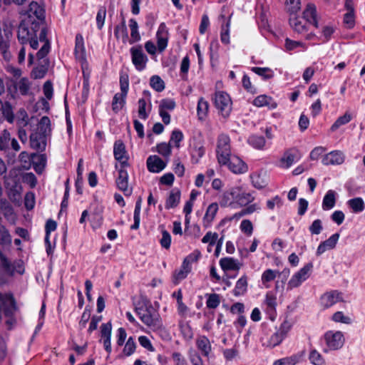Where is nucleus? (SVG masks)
Instances as JSON below:
<instances>
[{
    "instance_id": "1",
    "label": "nucleus",
    "mask_w": 365,
    "mask_h": 365,
    "mask_svg": "<svg viewBox=\"0 0 365 365\" xmlns=\"http://www.w3.org/2000/svg\"><path fill=\"white\" fill-rule=\"evenodd\" d=\"M47 33L48 29L45 24L41 22L30 24L26 20H23L18 27L17 38L22 45L29 43L31 48L34 50L38 48V41L42 43L43 45L36 53L38 60H40L46 56L51 48Z\"/></svg>"
},
{
    "instance_id": "2",
    "label": "nucleus",
    "mask_w": 365,
    "mask_h": 365,
    "mask_svg": "<svg viewBox=\"0 0 365 365\" xmlns=\"http://www.w3.org/2000/svg\"><path fill=\"white\" fill-rule=\"evenodd\" d=\"M137 314L141 321L154 331L162 328L163 324L160 316L151 306H141L135 308Z\"/></svg>"
},
{
    "instance_id": "3",
    "label": "nucleus",
    "mask_w": 365,
    "mask_h": 365,
    "mask_svg": "<svg viewBox=\"0 0 365 365\" xmlns=\"http://www.w3.org/2000/svg\"><path fill=\"white\" fill-rule=\"evenodd\" d=\"M216 153L220 164L225 165L228 163L229 157L231 155V148L230 139L227 135L222 133L218 136Z\"/></svg>"
},
{
    "instance_id": "4",
    "label": "nucleus",
    "mask_w": 365,
    "mask_h": 365,
    "mask_svg": "<svg viewBox=\"0 0 365 365\" xmlns=\"http://www.w3.org/2000/svg\"><path fill=\"white\" fill-rule=\"evenodd\" d=\"M200 257V252L195 251L189 255L184 259L181 268L175 271L174 274V283L178 284L180 280L185 279L191 271V264L196 262Z\"/></svg>"
},
{
    "instance_id": "5",
    "label": "nucleus",
    "mask_w": 365,
    "mask_h": 365,
    "mask_svg": "<svg viewBox=\"0 0 365 365\" xmlns=\"http://www.w3.org/2000/svg\"><path fill=\"white\" fill-rule=\"evenodd\" d=\"M214 103L223 117H227L232 110V101L230 96L223 91H217L215 94Z\"/></svg>"
},
{
    "instance_id": "6",
    "label": "nucleus",
    "mask_w": 365,
    "mask_h": 365,
    "mask_svg": "<svg viewBox=\"0 0 365 365\" xmlns=\"http://www.w3.org/2000/svg\"><path fill=\"white\" fill-rule=\"evenodd\" d=\"M26 14L28 18L26 20L28 23L41 22V24H44L45 10L43 7L36 1H31L30 3Z\"/></svg>"
},
{
    "instance_id": "7",
    "label": "nucleus",
    "mask_w": 365,
    "mask_h": 365,
    "mask_svg": "<svg viewBox=\"0 0 365 365\" xmlns=\"http://www.w3.org/2000/svg\"><path fill=\"white\" fill-rule=\"evenodd\" d=\"M312 267L313 264L310 262L307 264L299 272L295 273L289 281L287 284V289H292L298 287L309 277Z\"/></svg>"
},
{
    "instance_id": "8",
    "label": "nucleus",
    "mask_w": 365,
    "mask_h": 365,
    "mask_svg": "<svg viewBox=\"0 0 365 365\" xmlns=\"http://www.w3.org/2000/svg\"><path fill=\"white\" fill-rule=\"evenodd\" d=\"M324 340L329 349L333 351L341 349L344 346L345 341L342 332L339 331H329L326 332Z\"/></svg>"
},
{
    "instance_id": "9",
    "label": "nucleus",
    "mask_w": 365,
    "mask_h": 365,
    "mask_svg": "<svg viewBox=\"0 0 365 365\" xmlns=\"http://www.w3.org/2000/svg\"><path fill=\"white\" fill-rule=\"evenodd\" d=\"M132 63L138 71H143L148 61L147 56L144 53L141 46H133L130 48Z\"/></svg>"
},
{
    "instance_id": "10",
    "label": "nucleus",
    "mask_w": 365,
    "mask_h": 365,
    "mask_svg": "<svg viewBox=\"0 0 365 365\" xmlns=\"http://www.w3.org/2000/svg\"><path fill=\"white\" fill-rule=\"evenodd\" d=\"M11 38L10 31H5L4 36H0V53L6 61H10L13 57L11 51Z\"/></svg>"
},
{
    "instance_id": "11",
    "label": "nucleus",
    "mask_w": 365,
    "mask_h": 365,
    "mask_svg": "<svg viewBox=\"0 0 365 365\" xmlns=\"http://www.w3.org/2000/svg\"><path fill=\"white\" fill-rule=\"evenodd\" d=\"M340 301H342V296L337 291L327 292L320 299L321 305L324 308H329Z\"/></svg>"
},
{
    "instance_id": "12",
    "label": "nucleus",
    "mask_w": 365,
    "mask_h": 365,
    "mask_svg": "<svg viewBox=\"0 0 365 365\" xmlns=\"http://www.w3.org/2000/svg\"><path fill=\"white\" fill-rule=\"evenodd\" d=\"M128 174L122 167L118 172V177L116 180L118 187L124 192L125 195H130L132 193V187L128 185Z\"/></svg>"
},
{
    "instance_id": "13",
    "label": "nucleus",
    "mask_w": 365,
    "mask_h": 365,
    "mask_svg": "<svg viewBox=\"0 0 365 365\" xmlns=\"http://www.w3.org/2000/svg\"><path fill=\"white\" fill-rule=\"evenodd\" d=\"M227 165L229 169L234 173L240 174L247 172V165L237 156L233 155L229 157Z\"/></svg>"
},
{
    "instance_id": "14",
    "label": "nucleus",
    "mask_w": 365,
    "mask_h": 365,
    "mask_svg": "<svg viewBox=\"0 0 365 365\" xmlns=\"http://www.w3.org/2000/svg\"><path fill=\"white\" fill-rule=\"evenodd\" d=\"M111 331L112 324L110 322L102 324L101 326V336L103 339V343L106 351L110 354L111 352Z\"/></svg>"
},
{
    "instance_id": "15",
    "label": "nucleus",
    "mask_w": 365,
    "mask_h": 365,
    "mask_svg": "<svg viewBox=\"0 0 365 365\" xmlns=\"http://www.w3.org/2000/svg\"><path fill=\"white\" fill-rule=\"evenodd\" d=\"M156 36L158 50L163 51L167 47L168 40V30L165 23L160 24Z\"/></svg>"
},
{
    "instance_id": "16",
    "label": "nucleus",
    "mask_w": 365,
    "mask_h": 365,
    "mask_svg": "<svg viewBox=\"0 0 365 365\" xmlns=\"http://www.w3.org/2000/svg\"><path fill=\"white\" fill-rule=\"evenodd\" d=\"M113 154L115 158L120 162L121 167H125L128 165L125 147L121 140L115 141L113 148Z\"/></svg>"
},
{
    "instance_id": "17",
    "label": "nucleus",
    "mask_w": 365,
    "mask_h": 365,
    "mask_svg": "<svg viewBox=\"0 0 365 365\" xmlns=\"http://www.w3.org/2000/svg\"><path fill=\"white\" fill-rule=\"evenodd\" d=\"M344 161V155L339 150L331 151L324 156L322 163L325 165H340Z\"/></svg>"
},
{
    "instance_id": "18",
    "label": "nucleus",
    "mask_w": 365,
    "mask_h": 365,
    "mask_svg": "<svg viewBox=\"0 0 365 365\" xmlns=\"http://www.w3.org/2000/svg\"><path fill=\"white\" fill-rule=\"evenodd\" d=\"M303 19L308 23L313 24L316 28H319L317 21V8L313 4H308L303 11Z\"/></svg>"
},
{
    "instance_id": "19",
    "label": "nucleus",
    "mask_w": 365,
    "mask_h": 365,
    "mask_svg": "<svg viewBox=\"0 0 365 365\" xmlns=\"http://www.w3.org/2000/svg\"><path fill=\"white\" fill-rule=\"evenodd\" d=\"M166 166L165 163L157 155L150 156L147 159V167L152 173H159Z\"/></svg>"
},
{
    "instance_id": "20",
    "label": "nucleus",
    "mask_w": 365,
    "mask_h": 365,
    "mask_svg": "<svg viewBox=\"0 0 365 365\" xmlns=\"http://www.w3.org/2000/svg\"><path fill=\"white\" fill-rule=\"evenodd\" d=\"M46 135L35 132L30 135V145L35 150H44L46 148Z\"/></svg>"
},
{
    "instance_id": "21",
    "label": "nucleus",
    "mask_w": 365,
    "mask_h": 365,
    "mask_svg": "<svg viewBox=\"0 0 365 365\" xmlns=\"http://www.w3.org/2000/svg\"><path fill=\"white\" fill-rule=\"evenodd\" d=\"M299 152L295 149H290L284 152L280 160L281 166L284 168H289L298 158Z\"/></svg>"
},
{
    "instance_id": "22",
    "label": "nucleus",
    "mask_w": 365,
    "mask_h": 365,
    "mask_svg": "<svg viewBox=\"0 0 365 365\" xmlns=\"http://www.w3.org/2000/svg\"><path fill=\"white\" fill-rule=\"evenodd\" d=\"M75 55L76 58L82 63L86 61V49L83 38L81 34H77L76 36Z\"/></svg>"
},
{
    "instance_id": "23",
    "label": "nucleus",
    "mask_w": 365,
    "mask_h": 365,
    "mask_svg": "<svg viewBox=\"0 0 365 365\" xmlns=\"http://www.w3.org/2000/svg\"><path fill=\"white\" fill-rule=\"evenodd\" d=\"M220 265L224 271L239 270L241 267V263L232 257H224L220 260Z\"/></svg>"
},
{
    "instance_id": "24",
    "label": "nucleus",
    "mask_w": 365,
    "mask_h": 365,
    "mask_svg": "<svg viewBox=\"0 0 365 365\" xmlns=\"http://www.w3.org/2000/svg\"><path fill=\"white\" fill-rule=\"evenodd\" d=\"M253 104L257 107L268 106L269 109H274L277 106V103L273 99L266 95H260L255 98Z\"/></svg>"
},
{
    "instance_id": "25",
    "label": "nucleus",
    "mask_w": 365,
    "mask_h": 365,
    "mask_svg": "<svg viewBox=\"0 0 365 365\" xmlns=\"http://www.w3.org/2000/svg\"><path fill=\"white\" fill-rule=\"evenodd\" d=\"M289 25L292 29L298 34H302L307 31V24L296 15L290 16Z\"/></svg>"
},
{
    "instance_id": "26",
    "label": "nucleus",
    "mask_w": 365,
    "mask_h": 365,
    "mask_svg": "<svg viewBox=\"0 0 365 365\" xmlns=\"http://www.w3.org/2000/svg\"><path fill=\"white\" fill-rule=\"evenodd\" d=\"M237 194V188H232L228 191L223 193L220 200V205L222 207H227L232 205L234 201H236V196Z\"/></svg>"
},
{
    "instance_id": "27",
    "label": "nucleus",
    "mask_w": 365,
    "mask_h": 365,
    "mask_svg": "<svg viewBox=\"0 0 365 365\" xmlns=\"http://www.w3.org/2000/svg\"><path fill=\"white\" fill-rule=\"evenodd\" d=\"M218 210V205L216 202L210 204L207 208L205 216L203 217V225L204 227H207L210 225L213 221L216 213Z\"/></svg>"
},
{
    "instance_id": "28",
    "label": "nucleus",
    "mask_w": 365,
    "mask_h": 365,
    "mask_svg": "<svg viewBox=\"0 0 365 365\" xmlns=\"http://www.w3.org/2000/svg\"><path fill=\"white\" fill-rule=\"evenodd\" d=\"M252 183L257 189H262L267 185V180L265 173H255L250 175Z\"/></svg>"
},
{
    "instance_id": "29",
    "label": "nucleus",
    "mask_w": 365,
    "mask_h": 365,
    "mask_svg": "<svg viewBox=\"0 0 365 365\" xmlns=\"http://www.w3.org/2000/svg\"><path fill=\"white\" fill-rule=\"evenodd\" d=\"M180 200V192L178 189H173L166 200L165 208L170 209L178 206Z\"/></svg>"
},
{
    "instance_id": "30",
    "label": "nucleus",
    "mask_w": 365,
    "mask_h": 365,
    "mask_svg": "<svg viewBox=\"0 0 365 365\" xmlns=\"http://www.w3.org/2000/svg\"><path fill=\"white\" fill-rule=\"evenodd\" d=\"M196 344L204 356H207L209 355L212 348L210 340L206 336H201L197 338Z\"/></svg>"
},
{
    "instance_id": "31",
    "label": "nucleus",
    "mask_w": 365,
    "mask_h": 365,
    "mask_svg": "<svg viewBox=\"0 0 365 365\" xmlns=\"http://www.w3.org/2000/svg\"><path fill=\"white\" fill-rule=\"evenodd\" d=\"M41 66H38L34 68L32 71L31 75L34 78H43L47 72L48 61L47 59H45V57L40 59Z\"/></svg>"
},
{
    "instance_id": "32",
    "label": "nucleus",
    "mask_w": 365,
    "mask_h": 365,
    "mask_svg": "<svg viewBox=\"0 0 365 365\" xmlns=\"http://www.w3.org/2000/svg\"><path fill=\"white\" fill-rule=\"evenodd\" d=\"M46 157L45 155H33V165L35 171L41 174L46 166Z\"/></svg>"
},
{
    "instance_id": "33",
    "label": "nucleus",
    "mask_w": 365,
    "mask_h": 365,
    "mask_svg": "<svg viewBox=\"0 0 365 365\" xmlns=\"http://www.w3.org/2000/svg\"><path fill=\"white\" fill-rule=\"evenodd\" d=\"M0 261L1 264L4 272L9 274L13 275L16 272V265L11 262V261L0 251Z\"/></svg>"
},
{
    "instance_id": "34",
    "label": "nucleus",
    "mask_w": 365,
    "mask_h": 365,
    "mask_svg": "<svg viewBox=\"0 0 365 365\" xmlns=\"http://www.w3.org/2000/svg\"><path fill=\"white\" fill-rule=\"evenodd\" d=\"M336 193L334 190H329L323 199L322 208L326 210H330L333 208L336 203Z\"/></svg>"
},
{
    "instance_id": "35",
    "label": "nucleus",
    "mask_w": 365,
    "mask_h": 365,
    "mask_svg": "<svg viewBox=\"0 0 365 365\" xmlns=\"http://www.w3.org/2000/svg\"><path fill=\"white\" fill-rule=\"evenodd\" d=\"M247 278L246 276L240 278L233 290L234 295L237 297L245 294L247 290Z\"/></svg>"
},
{
    "instance_id": "36",
    "label": "nucleus",
    "mask_w": 365,
    "mask_h": 365,
    "mask_svg": "<svg viewBox=\"0 0 365 365\" xmlns=\"http://www.w3.org/2000/svg\"><path fill=\"white\" fill-rule=\"evenodd\" d=\"M51 120L48 117L43 116L41 118L37 125V131L45 135H48L51 133Z\"/></svg>"
},
{
    "instance_id": "37",
    "label": "nucleus",
    "mask_w": 365,
    "mask_h": 365,
    "mask_svg": "<svg viewBox=\"0 0 365 365\" xmlns=\"http://www.w3.org/2000/svg\"><path fill=\"white\" fill-rule=\"evenodd\" d=\"M129 26L130 29V39L129 42L132 44L140 40V35L138 32V23L134 19H130Z\"/></svg>"
},
{
    "instance_id": "38",
    "label": "nucleus",
    "mask_w": 365,
    "mask_h": 365,
    "mask_svg": "<svg viewBox=\"0 0 365 365\" xmlns=\"http://www.w3.org/2000/svg\"><path fill=\"white\" fill-rule=\"evenodd\" d=\"M290 328L291 324L287 321H284L281 324L279 330L272 336V340L274 338H278L277 341L275 343V344H279L283 340V339L285 337L287 333L289 331Z\"/></svg>"
},
{
    "instance_id": "39",
    "label": "nucleus",
    "mask_w": 365,
    "mask_h": 365,
    "mask_svg": "<svg viewBox=\"0 0 365 365\" xmlns=\"http://www.w3.org/2000/svg\"><path fill=\"white\" fill-rule=\"evenodd\" d=\"M209 103L203 98H200L197 103V113L200 120H203L207 115Z\"/></svg>"
},
{
    "instance_id": "40",
    "label": "nucleus",
    "mask_w": 365,
    "mask_h": 365,
    "mask_svg": "<svg viewBox=\"0 0 365 365\" xmlns=\"http://www.w3.org/2000/svg\"><path fill=\"white\" fill-rule=\"evenodd\" d=\"M18 88L22 96H26L31 88V82L27 78H21L16 83L15 90Z\"/></svg>"
},
{
    "instance_id": "41",
    "label": "nucleus",
    "mask_w": 365,
    "mask_h": 365,
    "mask_svg": "<svg viewBox=\"0 0 365 365\" xmlns=\"http://www.w3.org/2000/svg\"><path fill=\"white\" fill-rule=\"evenodd\" d=\"M126 96H122L121 93H116L113 99L112 109L115 113H118L120 110L125 103Z\"/></svg>"
},
{
    "instance_id": "42",
    "label": "nucleus",
    "mask_w": 365,
    "mask_h": 365,
    "mask_svg": "<svg viewBox=\"0 0 365 365\" xmlns=\"http://www.w3.org/2000/svg\"><path fill=\"white\" fill-rule=\"evenodd\" d=\"M1 112L5 119L10 123L14 122V115L13 113V108L9 102H5L1 106Z\"/></svg>"
},
{
    "instance_id": "43",
    "label": "nucleus",
    "mask_w": 365,
    "mask_h": 365,
    "mask_svg": "<svg viewBox=\"0 0 365 365\" xmlns=\"http://www.w3.org/2000/svg\"><path fill=\"white\" fill-rule=\"evenodd\" d=\"M255 197L250 193L240 192L237 188V194L236 196V202L241 206L246 205L247 204L252 202Z\"/></svg>"
},
{
    "instance_id": "44",
    "label": "nucleus",
    "mask_w": 365,
    "mask_h": 365,
    "mask_svg": "<svg viewBox=\"0 0 365 365\" xmlns=\"http://www.w3.org/2000/svg\"><path fill=\"white\" fill-rule=\"evenodd\" d=\"M309 359L313 365H325L326 364L324 358L316 349L311 350Z\"/></svg>"
},
{
    "instance_id": "45",
    "label": "nucleus",
    "mask_w": 365,
    "mask_h": 365,
    "mask_svg": "<svg viewBox=\"0 0 365 365\" xmlns=\"http://www.w3.org/2000/svg\"><path fill=\"white\" fill-rule=\"evenodd\" d=\"M352 117L350 113L346 112L344 115L339 117L331 127V131L336 130L340 126L349 123Z\"/></svg>"
},
{
    "instance_id": "46",
    "label": "nucleus",
    "mask_w": 365,
    "mask_h": 365,
    "mask_svg": "<svg viewBox=\"0 0 365 365\" xmlns=\"http://www.w3.org/2000/svg\"><path fill=\"white\" fill-rule=\"evenodd\" d=\"M11 135L7 130H4L0 135V150L6 151L9 148Z\"/></svg>"
},
{
    "instance_id": "47",
    "label": "nucleus",
    "mask_w": 365,
    "mask_h": 365,
    "mask_svg": "<svg viewBox=\"0 0 365 365\" xmlns=\"http://www.w3.org/2000/svg\"><path fill=\"white\" fill-rule=\"evenodd\" d=\"M141 197H139V199L137 200L135 203V210H134V223L133 225H131L130 228L132 230H137L139 227L140 225V214L141 210Z\"/></svg>"
},
{
    "instance_id": "48",
    "label": "nucleus",
    "mask_w": 365,
    "mask_h": 365,
    "mask_svg": "<svg viewBox=\"0 0 365 365\" xmlns=\"http://www.w3.org/2000/svg\"><path fill=\"white\" fill-rule=\"evenodd\" d=\"M349 206L353 212H359L364 210V203L361 197H356L348 201Z\"/></svg>"
},
{
    "instance_id": "49",
    "label": "nucleus",
    "mask_w": 365,
    "mask_h": 365,
    "mask_svg": "<svg viewBox=\"0 0 365 365\" xmlns=\"http://www.w3.org/2000/svg\"><path fill=\"white\" fill-rule=\"evenodd\" d=\"M286 3L290 16L296 15L301 9L300 0H287Z\"/></svg>"
},
{
    "instance_id": "50",
    "label": "nucleus",
    "mask_w": 365,
    "mask_h": 365,
    "mask_svg": "<svg viewBox=\"0 0 365 365\" xmlns=\"http://www.w3.org/2000/svg\"><path fill=\"white\" fill-rule=\"evenodd\" d=\"M252 71L264 79H270L273 77V71L269 68L253 67Z\"/></svg>"
},
{
    "instance_id": "51",
    "label": "nucleus",
    "mask_w": 365,
    "mask_h": 365,
    "mask_svg": "<svg viewBox=\"0 0 365 365\" xmlns=\"http://www.w3.org/2000/svg\"><path fill=\"white\" fill-rule=\"evenodd\" d=\"M277 273V271L271 269L265 270L262 275V284H264L266 287H268L269 286L267 285L266 284L271 281H273L276 278Z\"/></svg>"
},
{
    "instance_id": "52",
    "label": "nucleus",
    "mask_w": 365,
    "mask_h": 365,
    "mask_svg": "<svg viewBox=\"0 0 365 365\" xmlns=\"http://www.w3.org/2000/svg\"><path fill=\"white\" fill-rule=\"evenodd\" d=\"M150 86L156 91H162L165 88L163 81L158 76H153L150 80Z\"/></svg>"
},
{
    "instance_id": "53",
    "label": "nucleus",
    "mask_w": 365,
    "mask_h": 365,
    "mask_svg": "<svg viewBox=\"0 0 365 365\" xmlns=\"http://www.w3.org/2000/svg\"><path fill=\"white\" fill-rule=\"evenodd\" d=\"M136 344L133 337H129L123 350V354L129 356L133 354L135 350Z\"/></svg>"
},
{
    "instance_id": "54",
    "label": "nucleus",
    "mask_w": 365,
    "mask_h": 365,
    "mask_svg": "<svg viewBox=\"0 0 365 365\" xmlns=\"http://www.w3.org/2000/svg\"><path fill=\"white\" fill-rule=\"evenodd\" d=\"M114 34H115V36L117 38H120L121 37L122 38H127L128 37L127 27H126V25H125V20H123L121 24L117 25L115 27Z\"/></svg>"
},
{
    "instance_id": "55",
    "label": "nucleus",
    "mask_w": 365,
    "mask_h": 365,
    "mask_svg": "<svg viewBox=\"0 0 365 365\" xmlns=\"http://www.w3.org/2000/svg\"><path fill=\"white\" fill-rule=\"evenodd\" d=\"M220 303V297L217 294H210L206 302L207 307L210 309L217 308Z\"/></svg>"
},
{
    "instance_id": "56",
    "label": "nucleus",
    "mask_w": 365,
    "mask_h": 365,
    "mask_svg": "<svg viewBox=\"0 0 365 365\" xmlns=\"http://www.w3.org/2000/svg\"><path fill=\"white\" fill-rule=\"evenodd\" d=\"M248 141L250 145L258 149L262 148L265 145V139L262 136L252 135Z\"/></svg>"
},
{
    "instance_id": "57",
    "label": "nucleus",
    "mask_w": 365,
    "mask_h": 365,
    "mask_svg": "<svg viewBox=\"0 0 365 365\" xmlns=\"http://www.w3.org/2000/svg\"><path fill=\"white\" fill-rule=\"evenodd\" d=\"M205 153V148L201 143L197 142L194 144L192 156V158H197L196 163L198 162L199 158H202Z\"/></svg>"
},
{
    "instance_id": "58",
    "label": "nucleus",
    "mask_w": 365,
    "mask_h": 365,
    "mask_svg": "<svg viewBox=\"0 0 365 365\" xmlns=\"http://www.w3.org/2000/svg\"><path fill=\"white\" fill-rule=\"evenodd\" d=\"M232 14L229 16V19L225 26H222V31H221V41L224 43H229L230 42V36H229V27L230 26V19Z\"/></svg>"
},
{
    "instance_id": "59",
    "label": "nucleus",
    "mask_w": 365,
    "mask_h": 365,
    "mask_svg": "<svg viewBox=\"0 0 365 365\" xmlns=\"http://www.w3.org/2000/svg\"><path fill=\"white\" fill-rule=\"evenodd\" d=\"M157 151L164 157H168L171 154L170 143H161L157 145Z\"/></svg>"
},
{
    "instance_id": "60",
    "label": "nucleus",
    "mask_w": 365,
    "mask_h": 365,
    "mask_svg": "<svg viewBox=\"0 0 365 365\" xmlns=\"http://www.w3.org/2000/svg\"><path fill=\"white\" fill-rule=\"evenodd\" d=\"M175 107V102L172 99H163L159 106V110H173Z\"/></svg>"
},
{
    "instance_id": "61",
    "label": "nucleus",
    "mask_w": 365,
    "mask_h": 365,
    "mask_svg": "<svg viewBox=\"0 0 365 365\" xmlns=\"http://www.w3.org/2000/svg\"><path fill=\"white\" fill-rule=\"evenodd\" d=\"M120 91L123 97L126 96L128 91V87H129V82H128V75H121L120 77Z\"/></svg>"
},
{
    "instance_id": "62",
    "label": "nucleus",
    "mask_w": 365,
    "mask_h": 365,
    "mask_svg": "<svg viewBox=\"0 0 365 365\" xmlns=\"http://www.w3.org/2000/svg\"><path fill=\"white\" fill-rule=\"evenodd\" d=\"M218 238V235L216 232H207L202 239V243H208L210 246L215 244Z\"/></svg>"
},
{
    "instance_id": "63",
    "label": "nucleus",
    "mask_w": 365,
    "mask_h": 365,
    "mask_svg": "<svg viewBox=\"0 0 365 365\" xmlns=\"http://www.w3.org/2000/svg\"><path fill=\"white\" fill-rule=\"evenodd\" d=\"M299 46L303 47L304 48H307L305 44L301 41H293L288 38L285 39V48L287 50L292 51Z\"/></svg>"
},
{
    "instance_id": "64",
    "label": "nucleus",
    "mask_w": 365,
    "mask_h": 365,
    "mask_svg": "<svg viewBox=\"0 0 365 365\" xmlns=\"http://www.w3.org/2000/svg\"><path fill=\"white\" fill-rule=\"evenodd\" d=\"M160 245L165 249H169L171 243V236L165 230H162V238L160 240Z\"/></svg>"
}]
</instances>
